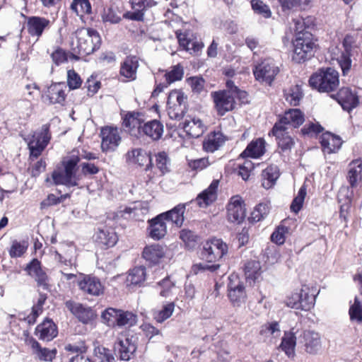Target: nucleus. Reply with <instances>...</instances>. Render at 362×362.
Masks as SVG:
<instances>
[{"mask_svg": "<svg viewBox=\"0 0 362 362\" xmlns=\"http://www.w3.org/2000/svg\"><path fill=\"white\" fill-rule=\"evenodd\" d=\"M228 252L227 245L221 240L213 238L206 241L200 252V257L206 262H200L193 265L192 269L194 273L209 271L216 272L220 267V261Z\"/></svg>", "mask_w": 362, "mask_h": 362, "instance_id": "obj_1", "label": "nucleus"}, {"mask_svg": "<svg viewBox=\"0 0 362 362\" xmlns=\"http://www.w3.org/2000/svg\"><path fill=\"white\" fill-rule=\"evenodd\" d=\"M100 44V36L95 30L85 28L78 29L71 37V57L78 60L98 49Z\"/></svg>", "mask_w": 362, "mask_h": 362, "instance_id": "obj_2", "label": "nucleus"}, {"mask_svg": "<svg viewBox=\"0 0 362 362\" xmlns=\"http://www.w3.org/2000/svg\"><path fill=\"white\" fill-rule=\"evenodd\" d=\"M309 84L319 92H332L337 90L339 85V73L331 67L320 69L311 75Z\"/></svg>", "mask_w": 362, "mask_h": 362, "instance_id": "obj_3", "label": "nucleus"}, {"mask_svg": "<svg viewBox=\"0 0 362 362\" xmlns=\"http://www.w3.org/2000/svg\"><path fill=\"white\" fill-rule=\"evenodd\" d=\"M81 158L78 156H71L62 161L64 171L54 170L52 174V178L54 185H62L66 187H75L78 185L76 176V167Z\"/></svg>", "mask_w": 362, "mask_h": 362, "instance_id": "obj_4", "label": "nucleus"}, {"mask_svg": "<svg viewBox=\"0 0 362 362\" xmlns=\"http://www.w3.org/2000/svg\"><path fill=\"white\" fill-rule=\"evenodd\" d=\"M49 124H43L40 129L33 132L24 140L28 143L30 156L39 157L51 139Z\"/></svg>", "mask_w": 362, "mask_h": 362, "instance_id": "obj_5", "label": "nucleus"}, {"mask_svg": "<svg viewBox=\"0 0 362 362\" xmlns=\"http://www.w3.org/2000/svg\"><path fill=\"white\" fill-rule=\"evenodd\" d=\"M310 33H299L293 41V54L292 59L296 63H301L310 59L313 55L315 43L312 41Z\"/></svg>", "mask_w": 362, "mask_h": 362, "instance_id": "obj_6", "label": "nucleus"}, {"mask_svg": "<svg viewBox=\"0 0 362 362\" xmlns=\"http://www.w3.org/2000/svg\"><path fill=\"white\" fill-rule=\"evenodd\" d=\"M286 305L289 308L308 311L315 303V296L310 293V288L304 285L299 291L291 293L286 299Z\"/></svg>", "mask_w": 362, "mask_h": 362, "instance_id": "obj_7", "label": "nucleus"}, {"mask_svg": "<svg viewBox=\"0 0 362 362\" xmlns=\"http://www.w3.org/2000/svg\"><path fill=\"white\" fill-rule=\"evenodd\" d=\"M279 72V68L272 59H266L255 66L253 74L256 80L271 85L276 76Z\"/></svg>", "mask_w": 362, "mask_h": 362, "instance_id": "obj_8", "label": "nucleus"}, {"mask_svg": "<svg viewBox=\"0 0 362 362\" xmlns=\"http://www.w3.org/2000/svg\"><path fill=\"white\" fill-rule=\"evenodd\" d=\"M353 42L352 36L346 35L342 41L343 50L340 52L337 58L344 76L347 75L351 68V57L354 55Z\"/></svg>", "mask_w": 362, "mask_h": 362, "instance_id": "obj_9", "label": "nucleus"}, {"mask_svg": "<svg viewBox=\"0 0 362 362\" xmlns=\"http://www.w3.org/2000/svg\"><path fill=\"white\" fill-rule=\"evenodd\" d=\"M114 349L120 360L129 361L134 357L137 349L136 339L134 336L119 338L115 343Z\"/></svg>", "mask_w": 362, "mask_h": 362, "instance_id": "obj_10", "label": "nucleus"}, {"mask_svg": "<svg viewBox=\"0 0 362 362\" xmlns=\"http://www.w3.org/2000/svg\"><path fill=\"white\" fill-rule=\"evenodd\" d=\"M179 45L190 54H197L204 47V43L198 40L194 33L189 30H177L175 31Z\"/></svg>", "mask_w": 362, "mask_h": 362, "instance_id": "obj_11", "label": "nucleus"}, {"mask_svg": "<svg viewBox=\"0 0 362 362\" xmlns=\"http://www.w3.org/2000/svg\"><path fill=\"white\" fill-rule=\"evenodd\" d=\"M228 298L235 307H240L246 300V292L244 284L235 276L229 277L228 284Z\"/></svg>", "mask_w": 362, "mask_h": 362, "instance_id": "obj_12", "label": "nucleus"}, {"mask_svg": "<svg viewBox=\"0 0 362 362\" xmlns=\"http://www.w3.org/2000/svg\"><path fill=\"white\" fill-rule=\"evenodd\" d=\"M298 344L303 346L307 353L316 354L321 349V339L317 332L303 330L298 335Z\"/></svg>", "mask_w": 362, "mask_h": 362, "instance_id": "obj_13", "label": "nucleus"}, {"mask_svg": "<svg viewBox=\"0 0 362 362\" xmlns=\"http://www.w3.org/2000/svg\"><path fill=\"white\" fill-rule=\"evenodd\" d=\"M286 127L280 123H275L272 132L276 137L278 148L283 153H289L295 146L294 139L286 131Z\"/></svg>", "mask_w": 362, "mask_h": 362, "instance_id": "obj_14", "label": "nucleus"}, {"mask_svg": "<svg viewBox=\"0 0 362 362\" xmlns=\"http://www.w3.org/2000/svg\"><path fill=\"white\" fill-rule=\"evenodd\" d=\"M24 270L34 278L38 287L47 290L49 288V277L43 269L41 262L33 258L25 267Z\"/></svg>", "mask_w": 362, "mask_h": 362, "instance_id": "obj_15", "label": "nucleus"}, {"mask_svg": "<svg viewBox=\"0 0 362 362\" xmlns=\"http://www.w3.org/2000/svg\"><path fill=\"white\" fill-rule=\"evenodd\" d=\"M215 108L218 114L224 115L227 112L231 111L235 107V100L233 95L226 90L216 91L211 93Z\"/></svg>", "mask_w": 362, "mask_h": 362, "instance_id": "obj_16", "label": "nucleus"}, {"mask_svg": "<svg viewBox=\"0 0 362 362\" xmlns=\"http://www.w3.org/2000/svg\"><path fill=\"white\" fill-rule=\"evenodd\" d=\"M228 220L231 223H240L245 217V209L244 202L238 196H233L230 198L227 206Z\"/></svg>", "mask_w": 362, "mask_h": 362, "instance_id": "obj_17", "label": "nucleus"}, {"mask_svg": "<svg viewBox=\"0 0 362 362\" xmlns=\"http://www.w3.org/2000/svg\"><path fill=\"white\" fill-rule=\"evenodd\" d=\"M144 115L139 112H129L123 119V126L130 135L142 136L143 124L145 123Z\"/></svg>", "mask_w": 362, "mask_h": 362, "instance_id": "obj_18", "label": "nucleus"}, {"mask_svg": "<svg viewBox=\"0 0 362 362\" xmlns=\"http://www.w3.org/2000/svg\"><path fill=\"white\" fill-rule=\"evenodd\" d=\"M101 148L103 152L115 151L119 146L121 137L117 127H105L100 132Z\"/></svg>", "mask_w": 362, "mask_h": 362, "instance_id": "obj_19", "label": "nucleus"}, {"mask_svg": "<svg viewBox=\"0 0 362 362\" xmlns=\"http://www.w3.org/2000/svg\"><path fill=\"white\" fill-rule=\"evenodd\" d=\"M52 22L49 19L38 16H32L27 18L28 32L32 37H40L45 30L50 28Z\"/></svg>", "mask_w": 362, "mask_h": 362, "instance_id": "obj_20", "label": "nucleus"}, {"mask_svg": "<svg viewBox=\"0 0 362 362\" xmlns=\"http://www.w3.org/2000/svg\"><path fill=\"white\" fill-rule=\"evenodd\" d=\"M78 286L84 293L98 296L103 293L104 287L100 280L92 275H83L78 281Z\"/></svg>", "mask_w": 362, "mask_h": 362, "instance_id": "obj_21", "label": "nucleus"}, {"mask_svg": "<svg viewBox=\"0 0 362 362\" xmlns=\"http://www.w3.org/2000/svg\"><path fill=\"white\" fill-rule=\"evenodd\" d=\"M336 99L342 109L349 112L356 108L359 104L358 96L351 88L347 87H344L339 90Z\"/></svg>", "mask_w": 362, "mask_h": 362, "instance_id": "obj_22", "label": "nucleus"}, {"mask_svg": "<svg viewBox=\"0 0 362 362\" xmlns=\"http://www.w3.org/2000/svg\"><path fill=\"white\" fill-rule=\"evenodd\" d=\"M66 308L74 315L79 321L84 324L91 322L95 317L93 310L88 307L83 305L81 303H75L72 300H67L65 303Z\"/></svg>", "mask_w": 362, "mask_h": 362, "instance_id": "obj_23", "label": "nucleus"}, {"mask_svg": "<svg viewBox=\"0 0 362 362\" xmlns=\"http://www.w3.org/2000/svg\"><path fill=\"white\" fill-rule=\"evenodd\" d=\"M153 0H131V4L134 11H127L123 14V17L132 21H141L144 20V11L154 6Z\"/></svg>", "mask_w": 362, "mask_h": 362, "instance_id": "obj_24", "label": "nucleus"}, {"mask_svg": "<svg viewBox=\"0 0 362 362\" xmlns=\"http://www.w3.org/2000/svg\"><path fill=\"white\" fill-rule=\"evenodd\" d=\"M139 66V62L136 56H127L120 64L119 74L129 81H134Z\"/></svg>", "mask_w": 362, "mask_h": 362, "instance_id": "obj_25", "label": "nucleus"}, {"mask_svg": "<svg viewBox=\"0 0 362 362\" xmlns=\"http://www.w3.org/2000/svg\"><path fill=\"white\" fill-rule=\"evenodd\" d=\"M128 162L137 164L139 166L146 165L145 170L148 171L153 167L152 158L150 154L141 148H135L126 154Z\"/></svg>", "mask_w": 362, "mask_h": 362, "instance_id": "obj_26", "label": "nucleus"}, {"mask_svg": "<svg viewBox=\"0 0 362 362\" xmlns=\"http://www.w3.org/2000/svg\"><path fill=\"white\" fill-rule=\"evenodd\" d=\"M218 184V180H214L206 189L197 195L196 202L200 207L206 208L216 200Z\"/></svg>", "mask_w": 362, "mask_h": 362, "instance_id": "obj_27", "label": "nucleus"}, {"mask_svg": "<svg viewBox=\"0 0 362 362\" xmlns=\"http://www.w3.org/2000/svg\"><path fill=\"white\" fill-rule=\"evenodd\" d=\"M57 327L52 320L45 319L35 329V334L40 340L49 341L57 336Z\"/></svg>", "mask_w": 362, "mask_h": 362, "instance_id": "obj_28", "label": "nucleus"}, {"mask_svg": "<svg viewBox=\"0 0 362 362\" xmlns=\"http://www.w3.org/2000/svg\"><path fill=\"white\" fill-rule=\"evenodd\" d=\"M346 179L351 188H356L362 182V160H353L348 166Z\"/></svg>", "mask_w": 362, "mask_h": 362, "instance_id": "obj_29", "label": "nucleus"}, {"mask_svg": "<svg viewBox=\"0 0 362 362\" xmlns=\"http://www.w3.org/2000/svg\"><path fill=\"white\" fill-rule=\"evenodd\" d=\"M163 132V124L158 119L145 122L143 124L142 136H146L153 141H158L160 139Z\"/></svg>", "mask_w": 362, "mask_h": 362, "instance_id": "obj_30", "label": "nucleus"}, {"mask_svg": "<svg viewBox=\"0 0 362 362\" xmlns=\"http://www.w3.org/2000/svg\"><path fill=\"white\" fill-rule=\"evenodd\" d=\"M165 220L163 217H160V214L148 221L149 226L148 228L149 236L154 240L163 238L167 233V226Z\"/></svg>", "mask_w": 362, "mask_h": 362, "instance_id": "obj_31", "label": "nucleus"}, {"mask_svg": "<svg viewBox=\"0 0 362 362\" xmlns=\"http://www.w3.org/2000/svg\"><path fill=\"white\" fill-rule=\"evenodd\" d=\"M305 121L304 113L299 109H289L286 111L284 115L279 119L276 123H280L284 126L290 124L297 128L300 127Z\"/></svg>", "mask_w": 362, "mask_h": 362, "instance_id": "obj_32", "label": "nucleus"}, {"mask_svg": "<svg viewBox=\"0 0 362 362\" xmlns=\"http://www.w3.org/2000/svg\"><path fill=\"white\" fill-rule=\"evenodd\" d=\"M320 141L322 150L327 153L336 152L342 144L341 138L330 132L323 133L320 136Z\"/></svg>", "mask_w": 362, "mask_h": 362, "instance_id": "obj_33", "label": "nucleus"}, {"mask_svg": "<svg viewBox=\"0 0 362 362\" xmlns=\"http://www.w3.org/2000/svg\"><path fill=\"white\" fill-rule=\"evenodd\" d=\"M66 86L63 83H53L47 89V96L50 104L64 105L66 100Z\"/></svg>", "mask_w": 362, "mask_h": 362, "instance_id": "obj_34", "label": "nucleus"}, {"mask_svg": "<svg viewBox=\"0 0 362 362\" xmlns=\"http://www.w3.org/2000/svg\"><path fill=\"white\" fill-rule=\"evenodd\" d=\"M185 204H180L171 210L160 214V217H163L166 221H171L177 227H181L185 220Z\"/></svg>", "mask_w": 362, "mask_h": 362, "instance_id": "obj_35", "label": "nucleus"}, {"mask_svg": "<svg viewBox=\"0 0 362 362\" xmlns=\"http://www.w3.org/2000/svg\"><path fill=\"white\" fill-rule=\"evenodd\" d=\"M265 152V141L263 139L259 138L252 141L241 153L242 158L250 157L257 158L262 156Z\"/></svg>", "mask_w": 362, "mask_h": 362, "instance_id": "obj_36", "label": "nucleus"}, {"mask_svg": "<svg viewBox=\"0 0 362 362\" xmlns=\"http://www.w3.org/2000/svg\"><path fill=\"white\" fill-rule=\"evenodd\" d=\"M182 128L187 134L193 138H198L202 136L205 130L204 124L199 118H192L189 120L186 119L182 124Z\"/></svg>", "mask_w": 362, "mask_h": 362, "instance_id": "obj_37", "label": "nucleus"}, {"mask_svg": "<svg viewBox=\"0 0 362 362\" xmlns=\"http://www.w3.org/2000/svg\"><path fill=\"white\" fill-rule=\"evenodd\" d=\"M142 255L150 264H156L164 257V248L159 244L151 245L144 247Z\"/></svg>", "mask_w": 362, "mask_h": 362, "instance_id": "obj_38", "label": "nucleus"}, {"mask_svg": "<svg viewBox=\"0 0 362 362\" xmlns=\"http://www.w3.org/2000/svg\"><path fill=\"white\" fill-rule=\"evenodd\" d=\"M226 141L223 134L220 132H213L203 142V148L206 152L213 153L218 150Z\"/></svg>", "mask_w": 362, "mask_h": 362, "instance_id": "obj_39", "label": "nucleus"}, {"mask_svg": "<svg viewBox=\"0 0 362 362\" xmlns=\"http://www.w3.org/2000/svg\"><path fill=\"white\" fill-rule=\"evenodd\" d=\"M279 170L276 165H271L262 173V187L265 189L271 188L279 177Z\"/></svg>", "mask_w": 362, "mask_h": 362, "instance_id": "obj_40", "label": "nucleus"}, {"mask_svg": "<svg viewBox=\"0 0 362 362\" xmlns=\"http://www.w3.org/2000/svg\"><path fill=\"white\" fill-rule=\"evenodd\" d=\"M95 240L98 244L110 247L116 244L117 236L114 232L99 229L95 235Z\"/></svg>", "mask_w": 362, "mask_h": 362, "instance_id": "obj_41", "label": "nucleus"}, {"mask_svg": "<svg viewBox=\"0 0 362 362\" xmlns=\"http://www.w3.org/2000/svg\"><path fill=\"white\" fill-rule=\"evenodd\" d=\"M245 275L246 279L250 283L257 281L262 274L261 265L259 261L250 260L245 265Z\"/></svg>", "mask_w": 362, "mask_h": 362, "instance_id": "obj_42", "label": "nucleus"}, {"mask_svg": "<svg viewBox=\"0 0 362 362\" xmlns=\"http://www.w3.org/2000/svg\"><path fill=\"white\" fill-rule=\"evenodd\" d=\"M293 330V329H292ZM298 343V336L293 331L286 332L282 338L280 348L290 356L294 354L295 346Z\"/></svg>", "mask_w": 362, "mask_h": 362, "instance_id": "obj_43", "label": "nucleus"}, {"mask_svg": "<svg viewBox=\"0 0 362 362\" xmlns=\"http://www.w3.org/2000/svg\"><path fill=\"white\" fill-rule=\"evenodd\" d=\"M101 18L104 23L116 24L119 23L122 20L121 11L117 6L111 5L103 8V11L101 13Z\"/></svg>", "mask_w": 362, "mask_h": 362, "instance_id": "obj_44", "label": "nucleus"}, {"mask_svg": "<svg viewBox=\"0 0 362 362\" xmlns=\"http://www.w3.org/2000/svg\"><path fill=\"white\" fill-rule=\"evenodd\" d=\"M70 8L78 16L90 14L92 11L91 4L89 0H73Z\"/></svg>", "mask_w": 362, "mask_h": 362, "instance_id": "obj_45", "label": "nucleus"}, {"mask_svg": "<svg viewBox=\"0 0 362 362\" xmlns=\"http://www.w3.org/2000/svg\"><path fill=\"white\" fill-rule=\"evenodd\" d=\"M146 279V269L144 267H136L130 270L127 281L132 285L141 286Z\"/></svg>", "mask_w": 362, "mask_h": 362, "instance_id": "obj_46", "label": "nucleus"}, {"mask_svg": "<svg viewBox=\"0 0 362 362\" xmlns=\"http://www.w3.org/2000/svg\"><path fill=\"white\" fill-rule=\"evenodd\" d=\"M136 322L137 316L136 315L131 312L119 310L116 321L117 326L123 327L127 325L132 327L135 325Z\"/></svg>", "mask_w": 362, "mask_h": 362, "instance_id": "obj_47", "label": "nucleus"}, {"mask_svg": "<svg viewBox=\"0 0 362 362\" xmlns=\"http://www.w3.org/2000/svg\"><path fill=\"white\" fill-rule=\"evenodd\" d=\"M269 212V206L267 204H257L252 211L248 220L250 223H257L264 219Z\"/></svg>", "mask_w": 362, "mask_h": 362, "instance_id": "obj_48", "label": "nucleus"}, {"mask_svg": "<svg viewBox=\"0 0 362 362\" xmlns=\"http://www.w3.org/2000/svg\"><path fill=\"white\" fill-rule=\"evenodd\" d=\"M160 289V296L163 298L170 297L175 290V283L167 276L157 283L156 286Z\"/></svg>", "mask_w": 362, "mask_h": 362, "instance_id": "obj_49", "label": "nucleus"}, {"mask_svg": "<svg viewBox=\"0 0 362 362\" xmlns=\"http://www.w3.org/2000/svg\"><path fill=\"white\" fill-rule=\"evenodd\" d=\"M156 165L162 175L170 171V159L165 151L155 154Z\"/></svg>", "mask_w": 362, "mask_h": 362, "instance_id": "obj_50", "label": "nucleus"}, {"mask_svg": "<svg viewBox=\"0 0 362 362\" xmlns=\"http://www.w3.org/2000/svg\"><path fill=\"white\" fill-rule=\"evenodd\" d=\"M349 315L351 322L362 323V303L358 297H355L354 303L349 307Z\"/></svg>", "mask_w": 362, "mask_h": 362, "instance_id": "obj_51", "label": "nucleus"}, {"mask_svg": "<svg viewBox=\"0 0 362 362\" xmlns=\"http://www.w3.org/2000/svg\"><path fill=\"white\" fill-rule=\"evenodd\" d=\"M303 91L300 86L296 85L291 87L288 92L285 93L286 100L293 106L298 105L303 98Z\"/></svg>", "mask_w": 362, "mask_h": 362, "instance_id": "obj_52", "label": "nucleus"}, {"mask_svg": "<svg viewBox=\"0 0 362 362\" xmlns=\"http://www.w3.org/2000/svg\"><path fill=\"white\" fill-rule=\"evenodd\" d=\"M307 194L305 185H302L298 190V194L293 199L290 209L295 214H298L303 207V202Z\"/></svg>", "mask_w": 362, "mask_h": 362, "instance_id": "obj_53", "label": "nucleus"}, {"mask_svg": "<svg viewBox=\"0 0 362 362\" xmlns=\"http://www.w3.org/2000/svg\"><path fill=\"white\" fill-rule=\"evenodd\" d=\"M175 309V303L173 302L169 303L163 305V308L153 313V318L158 322H163L168 319L172 315Z\"/></svg>", "mask_w": 362, "mask_h": 362, "instance_id": "obj_54", "label": "nucleus"}, {"mask_svg": "<svg viewBox=\"0 0 362 362\" xmlns=\"http://www.w3.org/2000/svg\"><path fill=\"white\" fill-rule=\"evenodd\" d=\"M184 75L183 67L180 64L175 65L171 70L165 74V81L168 84L182 80Z\"/></svg>", "mask_w": 362, "mask_h": 362, "instance_id": "obj_55", "label": "nucleus"}, {"mask_svg": "<svg viewBox=\"0 0 362 362\" xmlns=\"http://www.w3.org/2000/svg\"><path fill=\"white\" fill-rule=\"evenodd\" d=\"M28 247V243L27 241L19 242L16 240H13L9 250L10 257L11 258L21 257L26 252Z\"/></svg>", "mask_w": 362, "mask_h": 362, "instance_id": "obj_56", "label": "nucleus"}, {"mask_svg": "<svg viewBox=\"0 0 362 362\" xmlns=\"http://www.w3.org/2000/svg\"><path fill=\"white\" fill-rule=\"evenodd\" d=\"M118 312L119 310L112 308H108L105 310L101 315L103 322L107 324L109 327H115L116 325Z\"/></svg>", "mask_w": 362, "mask_h": 362, "instance_id": "obj_57", "label": "nucleus"}, {"mask_svg": "<svg viewBox=\"0 0 362 362\" xmlns=\"http://www.w3.org/2000/svg\"><path fill=\"white\" fill-rule=\"evenodd\" d=\"M323 127L319 123L310 122L303 126L300 132L303 136L313 137L323 131Z\"/></svg>", "mask_w": 362, "mask_h": 362, "instance_id": "obj_58", "label": "nucleus"}, {"mask_svg": "<svg viewBox=\"0 0 362 362\" xmlns=\"http://www.w3.org/2000/svg\"><path fill=\"white\" fill-rule=\"evenodd\" d=\"M180 238L185 243L186 247L189 248H193L196 245L197 236L194 232L190 230L182 229L180 230Z\"/></svg>", "mask_w": 362, "mask_h": 362, "instance_id": "obj_59", "label": "nucleus"}, {"mask_svg": "<svg viewBox=\"0 0 362 362\" xmlns=\"http://www.w3.org/2000/svg\"><path fill=\"white\" fill-rule=\"evenodd\" d=\"M188 85L194 93H200L204 88L205 80L201 76H192L187 79Z\"/></svg>", "mask_w": 362, "mask_h": 362, "instance_id": "obj_60", "label": "nucleus"}, {"mask_svg": "<svg viewBox=\"0 0 362 362\" xmlns=\"http://www.w3.org/2000/svg\"><path fill=\"white\" fill-rule=\"evenodd\" d=\"M288 233V228L280 225L272 233L271 240L277 245H282L285 242V234Z\"/></svg>", "mask_w": 362, "mask_h": 362, "instance_id": "obj_61", "label": "nucleus"}, {"mask_svg": "<svg viewBox=\"0 0 362 362\" xmlns=\"http://www.w3.org/2000/svg\"><path fill=\"white\" fill-rule=\"evenodd\" d=\"M251 5L252 9L257 13L263 15L265 18L271 16V11L267 5L260 0H252Z\"/></svg>", "mask_w": 362, "mask_h": 362, "instance_id": "obj_62", "label": "nucleus"}, {"mask_svg": "<svg viewBox=\"0 0 362 362\" xmlns=\"http://www.w3.org/2000/svg\"><path fill=\"white\" fill-rule=\"evenodd\" d=\"M175 98L177 101V105H175L176 108H182L185 110H187L186 108V102H187V97L184 95V93L173 90L171 91L168 95V103H170V100L173 98Z\"/></svg>", "mask_w": 362, "mask_h": 362, "instance_id": "obj_63", "label": "nucleus"}, {"mask_svg": "<svg viewBox=\"0 0 362 362\" xmlns=\"http://www.w3.org/2000/svg\"><path fill=\"white\" fill-rule=\"evenodd\" d=\"M80 76L74 70L67 71V84L70 89H76L81 85Z\"/></svg>", "mask_w": 362, "mask_h": 362, "instance_id": "obj_64", "label": "nucleus"}]
</instances>
